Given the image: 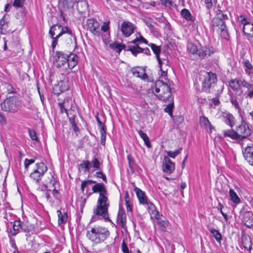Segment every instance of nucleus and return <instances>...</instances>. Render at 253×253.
I'll list each match as a JSON object with an SVG mask.
<instances>
[{
  "instance_id": "obj_39",
  "label": "nucleus",
  "mask_w": 253,
  "mask_h": 253,
  "mask_svg": "<svg viewBox=\"0 0 253 253\" xmlns=\"http://www.w3.org/2000/svg\"><path fill=\"white\" fill-rule=\"evenodd\" d=\"M242 64L245 67V71L246 74L251 75L252 73V70L253 67L250 62L248 60H246L243 62Z\"/></svg>"
},
{
  "instance_id": "obj_3",
  "label": "nucleus",
  "mask_w": 253,
  "mask_h": 253,
  "mask_svg": "<svg viewBox=\"0 0 253 253\" xmlns=\"http://www.w3.org/2000/svg\"><path fill=\"white\" fill-rule=\"evenodd\" d=\"M109 235L110 233L108 229L102 227L92 228L86 234L88 238L96 244L103 242Z\"/></svg>"
},
{
  "instance_id": "obj_49",
  "label": "nucleus",
  "mask_w": 253,
  "mask_h": 253,
  "mask_svg": "<svg viewBox=\"0 0 253 253\" xmlns=\"http://www.w3.org/2000/svg\"><path fill=\"white\" fill-rule=\"evenodd\" d=\"M63 106H62V108H65L67 111L68 109H71L72 107V101L71 100L67 99H65L63 102H62Z\"/></svg>"
},
{
  "instance_id": "obj_48",
  "label": "nucleus",
  "mask_w": 253,
  "mask_h": 253,
  "mask_svg": "<svg viewBox=\"0 0 253 253\" xmlns=\"http://www.w3.org/2000/svg\"><path fill=\"white\" fill-rule=\"evenodd\" d=\"M241 86L248 88V91L253 89V84H250L247 82L244 79H240Z\"/></svg>"
},
{
  "instance_id": "obj_8",
  "label": "nucleus",
  "mask_w": 253,
  "mask_h": 253,
  "mask_svg": "<svg viewBox=\"0 0 253 253\" xmlns=\"http://www.w3.org/2000/svg\"><path fill=\"white\" fill-rule=\"evenodd\" d=\"M86 26L87 29L94 36H100V24L97 20L93 18L88 19L86 21Z\"/></svg>"
},
{
  "instance_id": "obj_14",
  "label": "nucleus",
  "mask_w": 253,
  "mask_h": 253,
  "mask_svg": "<svg viewBox=\"0 0 253 253\" xmlns=\"http://www.w3.org/2000/svg\"><path fill=\"white\" fill-rule=\"evenodd\" d=\"M67 59V54L61 51L56 52L54 59L57 67H61L66 64Z\"/></svg>"
},
{
  "instance_id": "obj_46",
  "label": "nucleus",
  "mask_w": 253,
  "mask_h": 253,
  "mask_svg": "<svg viewBox=\"0 0 253 253\" xmlns=\"http://www.w3.org/2000/svg\"><path fill=\"white\" fill-rule=\"evenodd\" d=\"M90 162L89 161H83V162L80 164L79 167L80 168L84 169V172H87L90 169Z\"/></svg>"
},
{
  "instance_id": "obj_9",
  "label": "nucleus",
  "mask_w": 253,
  "mask_h": 253,
  "mask_svg": "<svg viewBox=\"0 0 253 253\" xmlns=\"http://www.w3.org/2000/svg\"><path fill=\"white\" fill-rule=\"evenodd\" d=\"M134 191L135 192L140 204L143 205H147L149 208H154V204L151 202H148V198L144 192L136 187L134 188Z\"/></svg>"
},
{
  "instance_id": "obj_61",
  "label": "nucleus",
  "mask_w": 253,
  "mask_h": 253,
  "mask_svg": "<svg viewBox=\"0 0 253 253\" xmlns=\"http://www.w3.org/2000/svg\"><path fill=\"white\" fill-rule=\"evenodd\" d=\"M35 162V160L34 159H25L24 160V166L25 169H27L29 168V166L32 164H33Z\"/></svg>"
},
{
  "instance_id": "obj_50",
  "label": "nucleus",
  "mask_w": 253,
  "mask_h": 253,
  "mask_svg": "<svg viewBox=\"0 0 253 253\" xmlns=\"http://www.w3.org/2000/svg\"><path fill=\"white\" fill-rule=\"evenodd\" d=\"M181 150H182V148H180L179 149L175 150L173 152L169 151H167L166 153H167L168 157H171V158L174 159L175 158V157H176L178 155H179L180 153Z\"/></svg>"
},
{
  "instance_id": "obj_51",
  "label": "nucleus",
  "mask_w": 253,
  "mask_h": 253,
  "mask_svg": "<svg viewBox=\"0 0 253 253\" xmlns=\"http://www.w3.org/2000/svg\"><path fill=\"white\" fill-rule=\"evenodd\" d=\"M224 21H222L220 19H218V18H216V17L213 18L212 20V25L213 27H219L221 25L223 24V22H224Z\"/></svg>"
},
{
  "instance_id": "obj_32",
  "label": "nucleus",
  "mask_w": 253,
  "mask_h": 253,
  "mask_svg": "<svg viewBox=\"0 0 253 253\" xmlns=\"http://www.w3.org/2000/svg\"><path fill=\"white\" fill-rule=\"evenodd\" d=\"M242 245L244 248L249 252L252 250V243L250 238L245 237L243 239Z\"/></svg>"
},
{
  "instance_id": "obj_4",
  "label": "nucleus",
  "mask_w": 253,
  "mask_h": 253,
  "mask_svg": "<svg viewBox=\"0 0 253 253\" xmlns=\"http://www.w3.org/2000/svg\"><path fill=\"white\" fill-rule=\"evenodd\" d=\"M76 0H60L59 7L60 15L63 20L66 22V17L70 15L74 11V4Z\"/></svg>"
},
{
  "instance_id": "obj_36",
  "label": "nucleus",
  "mask_w": 253,
  "mask_h": 253,
  "mask_svg": "<svg viewBox=\"0 0 253 253\" xmlns=\"http://www.w3.org/2000/svg\"><path fill=\"white\" fill-rule=\"evenodd\" d=\"M126 50L130 51L134 56H136L137 54L141 53V48L138 45H129Z\"/></svg>"
},
{
  "instance_id": "obj_24",
  "label": "nucleus",
  "mask_w": 253,
  "mask_h": 253,
  "mask_svg": "<svg viewBox=\"0 0 253 253\" xmlns=\"http://www.w3.org/2000/svg\"><path fill=\"white\" fill-rule=\"evenodd\" d=\"M87 8L88 4L86 0H82L77 1V9L79 13H84L86 11H87Z\"/></svg>"
},
{
  "instance_id": "obj_27",
  "label": "nucleus",
  "mask_w": 253,
  "mask_h": 253,
  "mask_svg": "<svg viewBox=\"0 0 253 253\" xmlns=\"http://www.w3.org/2000/svg\"><path fill=\"white\" fill-rule=\"evenodd\" d=\"M8 28V22L5 19V16H4L0 20V34H5L7 32Z\"/></svg>"
},
{
  "instance_id": "obj_13",
  "label": "nucleus",
  "mask_w": 253,
  "mask_h": 253,
  "mask_svg": "<svg viewBox=\"0 0 253 253\" xmlns=\"http://www.w3.org/2000/svg\"><path fill=\"white\" fill-rule=\"evenodd\" d=\"M69 89V85L67 81L62 80L59 81L53 88V92L57 95H60L61 93L68 90Z\"/></svg>"
},
{
  "instance_id": "obj_45",
  "label": "nucleus",
  "mask_w": 253,
  "mask_h": 253,
  "mask_svg": "<svg viewBox=\"0 0 253 253\" xmlns=\"http://www.w3.org/2000/svg\"><path fill=\"white\" fill-rule=\"evenodd\" d=\"M33 228V225L29 222H22L21 229L25 232H30Z\"/></svg>"
},
{
  "instance_id": "obj_52",
  "label": "nucleus",
  "mask_w": 253,
  "mask_h": 253,
  "mask_svg": "<svg viewBox=\"0 0 253 253\" xmlns=\"http://www.w3.org/2000/svg\"><path fill=\"white\" fill-rule=\"evenodd\" d=\"M216 17L218 18L219 19L221 20L222 21H224V20L228 19V16L227 15L223 14L222 11L221 10H218L217 11Z\"/></svg>"
},
{
  "instance_id": "obj_37",
  "label": "nucleus",
  "mask_w": 253,
  "mask_h": 253,
  "mask_svg": "<svg viewBox=\"0 0 253 253\" xmlns=\"http://www.w3.org/2000/svg\"><path fill=\"white\" fill-rule=\"evenodd\" d=\"M66 33L69 35L70 36V40L72 41L71 37H73V36L72 35L71 30L67 27H65L63 28L62 27V29H61L60 32L56 36L55 39H59L63 34Z\"/></svg>"
},
{
  "instance_id": "obj_17",
  "label": "nucleus",
  "mask_w": 253,
  "mask_h": 253,
  "mask_svg": "<svg viewBox=\"0 0 253 253\" xmlns=\"http://www.w3.org/2000/svg\"><path fill=\"white\" fill-rule=\"evenodd\" d=\"M220 118L226 124L229 126L231 128L235 125V118L233 115L228 112H222Z\"/></svg>"
},
{
  "instance_id": "obj_12",
  "label": "nucleus",
  "mask_w": 253,
  "mask_h": 253,
  "mask_svg": "<svg viewBox=\"0 0 253 253\" xmlns=\"http://www.w3.org/2000/svg\"><path fill=\"white\" fill-rule=\"evenodd\" d=\"M61 29H62V26L60 25L56 24L52 26L49 31V34L52 39V48L53 50H54L55 46L57 44L58 39H55L56 36L54 37V36L56 34L57 35L60 32Z\"/></svg>"
},
{
  "instance_id": "obj_18",
  "label": "nucleus",
  "mask_w": 253,
  "mask_h": 253,
  "mask_svg": "<svg viewBox=\"0 0 253 253\" xmlns=\"http://www.w3.org/2000/svg\"><path fill=\"white\" fill-rule=\"evenodd\" d=\"M131 71L133 76L135 77L140 78L143 80H145L148 78V76L145 73V70L143 68H133Z\"/></svg>"
},
{
  "instance_id": "obj_41",
  "label": "nucleus",
  "mask_w": 253,
  "mask_h": 253,
  "mask_svg": "<svg viewBox=\"0 0 253 253\" xmlns=\"http://www.w3.org/2000/svg\"><path fill=\"white\" fill-rule=\"evenodd\" d=\"M229 85L233 90H237L241 86L240 80L234 79L229 82Z\"/></svg>"
},
{
  "instance_id": "obj_30",
  "label": "nucleus",
  "mask_w": 253,
  "mask_h": 253,
  "mask_svg": "<svg viewBox=\"0 0 253 253\" xmlns=\"http://www.w3.org/2000/svg\"><path fill=\"white\" fill-rule=\"evenodd\" d=\"M58 219V223L59 225H61L62 224L65 223L66 222L68 216L66 212H64L63 214L61 211L59 210L57 211Z\"/></svg>"
},
{
  "instance_id": "obj_59",
  "label": "nucleus",
  "mask_w": 253,
  "mask_h": 253,
  "mask_svg": "<svg viewBox=\"0 0 253 253\" xmlns=\"http://www.w3.org/2000/svg\"><path fill=\"white\" fill-rule=\"evenodd\" d=\"M29 135L31 138L33 140H37L38 137L37 136V134L34 130L29 129L28 130Z\"/></svg>"
},
{
  "instance_id": "obj_28",
  "label": "nucleus",
  "mask_w": 253,
  "mask_h": 253,
  "mask_svg": "<svg viewBox=\"0 0 253 253\" xmlns=\"http://www.w3.org/2000/svg\"><path fill=\"white\" fill-rule=\"evenodd\" d=\"M224 136L229 137L233 140L239 141L236 131L233 129L227 130L224 131Z\"/></svg>"
},
{
  "instance_id": "obj_38",
  "label": "nucleus",
  "mask_w": 253,
  "mask_h": 253,
  "mask_svg": "<svg viewBox=\"0 0 253 253\" xmlns=\"http://www.w3.org/2000/svg\"><path fill=\"white\" fill-rule=\"evenodd\" d=\"M42 176H43L40 174V172H38V171H36L35 170L30 175L31 178H32L37 183H38L40 182Z\"/></svg>"
},
{
  "instance_id": "obj_21",
  "label": "nucleus",
  "mask_w": 253,
  "mask_h": 253,
  "mask_svg": "<svg viewBox=\"0 0 253 253\" xmlns=\"http://www.w3.org/2000/svg\"><path fill=\"white\" fill-rule=\"evenodd\" d=\"M117 221L122 228H124L126 224V215L125 211L123 209H119L118 216Z\"/></svg>"
},
{
  "instance_id": "obj_26",
  "label": "nucleus",
  "mask_w": 253,
  "mask_h": 253,
  "mask_svg": "<svg viewBox=\"0 0 253 253\" xmlns=\"http://www.w3.org/2000/svg\"><path fill=\"white\" fill-rule=\"evenodd\" d=\"M200 124L202 127L204 128H209L211 131L213 128V127L209 119L205 116L200 117Z\"/></svg>"
},
{
  "instance_id": "obj_43",
  "label": "nucleus",
  "mask_w": 253,
  "mask_h": 253,
  "mask_svg": "<svg viewBox=\"0 0 253 253\" xmlns=\"http://www.w3.org/2000/svg\"><path fill=\"white\" fill-rule=\"evenodd\" d=\"M90 168L92 167L98 170L100 169L101 164L100 162L98 161L97 158L95 156H94L93 160L90 162Z\"/></svg>"
},
{
  "instance_id": "obj_7",
  "label": "nucleus",
  "mask_w": 253,
  "mask_h": 253,
  "mask_svg": "<svg viewBox=\"0 0 253 253\" xmlns=\"http://www.w3.org/2000/svg\"><path fill=\"white\" fill-rule=\"evenodd\" d=\"M236 131L239 141L247 138L252 133L250 128L244 121H242L241 124L237 126Z\"/></svg>"
},
{
  "instance_id": "obj_35",
  "label": "nucleus",
  "mask_w": 253,
  "mask_h": 253,
  "mask_svg": "<svg viewBox=\"0 0 253 253\" xmlns=\"http://www.w3.org/2000/svg\"><path fill=\"white\" fill-rule=\"evenodd\" d=\"M229 193L230 199L234 203L238 204L240 203L241 201L240 198L233 189H230Z\"/></svg>"
},
{
  "instance_id": "obj_34",
  "label": "nucleus",
  "mask_w": 253,
  "mask_h": 253,
  "mask_svg": "<svg viewBox=\"0 0 253 253\" xmlns=\"http://www.w3.org/2000/svg\"><path fill=\"white\" fill-rule=\"evenodd\" d=\"M138 134L141 137V138L144 140L145 145L148 148H151V144L149 140V138L147 136V134L144 133L142 130H139L138 131Z\"/></svg>"
},
{
  "instance_id": "obj_16",
  "label": "nucleus",
  "mask_w": 253,
  "mask_h": 253,
  "mask_svg": "<svg viewBox=\"0 0 253 253\" xmlns=\"http://www.w3.org/2000/svg\"><path fill=\"white\" fill-rule=\"evenodd\" d=\"M215 52V50L212 47L203 46L199 49L198 56L200 59L210 57Z\"/></svg>"
},
{
  "instance_id": "obj_5",
  "label": "nucleus",
  "mask_w": 253,
  "mask_h": 253,
  "mask_svg": "<svg viewBox=\"0 0 253 253\" xmlns=\"http://www.w3.org/2000/svg\"><path fill=\"white\" fill-rule=\"evenodd\" d=\"M205 78L202 83L203 90L207 92H210V89L213 88L217 81L215 74L210 72H207L205 76Z\"/></svg>"
},
{
  "instance_id": "obj_42",
  "label": "nucleus",
  "mask_w": 253,
  "mask_h": 253,
  "mask_svg": "<svg viewBox=\"0 0 253 253\" xmlns=\"http://www.w3.org/2000/svg\"><path fill=\"white\" fill-rule=\"evenodd\" d=\"M187 50L190 53L198 56L199 49H197V46L195 44L192 43H188L187 45Z\"/></svg>"
},
{
  "instance_id": "obj_60",
  "label": "nucleus",
  "mask_w": 253,
  "mask_h": 253,
  "mask_svg": "<svg viewBox=\"0 0 253 253\" xmlns=\"http://www.w3.org/2000/svg\"><path fill=\"white\" fill-rule=\"evenodd\" d=\"M95 176L98 178H102L104 182H107L106 176L105 174H104L102 171H98L95 172Z\"/></svg>"
},
{
  "instance_id": "obj_56",
  "label": "nucleus",
  "mask_w": 253,
  "mask_h": 253,
  "mask_svg": "<svg viewBox=\"0 0 253 253\" xmlns=\"http://www.w3.org/2000/svg\"><path fill=\"white\" fill-rule=\"evenodd\" d=\"M25 0H14L13 5L16 8L22 7Z\"/></svg>"
},
{
  "instance_id": "obj_57",
  "label": "nucleus",
  "mask_w": 253,
  "mask_h": 253,
  "mask_svg": "<svg viewBox=\"0 0 253 253\" xmlns=\"http://www.w3.org/2000/svg\"><path fill=\"white\" fill-rule=\"evenodd\" d=\"M4 85L8 93H15L16 92L15 88L11 84H6Z\"/></svg>"
},
{
  "instance_id": "obj_63",
  "label": "nucleus",
  "mask_w": 253,
  "mask_h": 253,
  "mask_svg": "<svg viewBox=\"0 0 253 253\" xmlns=\"http://www.w3.org/2000/svg\"><path fill=\"white\" fill-rule=\"evenodd\" d=\"M163 64H164V63L161 61V64H159V66H160V70L162 72V76H164V77H165L167 76V75L168 69L167 68H166V69L164 68L163 67Z\"/></svg>"
},
{
  "instance_id": "obj_31",
  "label": "nucleus",
  "mask_w": 253,
  "mask_h": 253,
  "mask_svg": "<svg viewBox=\"0 0 253 253\" xmlns=\"http://www.w3.org/2000/svg\"><path fill=\"white\" fill-rule=\"evenodd\" d=\"M47 170V168L43 163L41 162L36 164V169L35 170L36 171H38L42 176L44 174Z\"/></svg>"
},
{
  "instance_id": "obj_6",
  "label": "nucleus",
  "mask_w": 253,
  "mask_h": 253,
  "mask_svg": "<svg viewBox=\"0 0 253 253\" xmlns=\"http://www.w3.org/2000/svg\"><path fill=\"white\" fill-rule=\"evenodd\" d=\"M0 106L1 109L5 112L14 113L16 112L18 109L16 99L13 97H9L4 100L1 103Z\"/></svg>"
},
{
  "instance_id": "obj_47",
  "label": "nucleus",
  "mask_w": 253,
  "mask_h": 253,
  "mask_svg": "<svg viewBox=\"0 0 253 253\" xmlns=\"http://www.w3.org/2000/svg\"><path fill=\"white\" fill-rule=\"evenodd\" d=\"M174 107V104L173 102L169 103L164 109L166 112L168 113L169 115L172 117L173 109Z\"/></svg>"
},
{
  "instance_id": "obj_10",
  "label": "nucleus",
  "mask_w": 253,
  "mask_h": 253,
  "mask_svg": "<svg viewBox=\"0 0 253 253\" xmlns=\"http://www.w3.org/2000/svg\"><path fill=\"white\" fill-rule=\"evenodd\" d=\"M240 22L243 25V31L245 35L253 37V23L248 21V19L242 16L240 17Z\"/></svg>"
},
{
  "instance_id": "obj_62",
  "label": "nucleus",
  "mask_w": 253,
  "mask_h": 253,
  "mask_svg": "<svg viewBox=\"0 0 253 253\" xmlns=\"http://www.w3.org/2000/svg\"><path fill=\"white\" fill-rule=\"evenodd\" d=\"M159 224L162 230L165 231L167 227L168 226L169 221L168 220L160 221Z\"/></svg>"
},
{
  "instance_id": "obj_64",
  "label": "nucleus",
  "mask_w": 253,
  "mask_h": 253,
  "mask_svg": "<svg viewBox=\"0 0 253 253\" xmlns=\"http://www.w3.org/2000/svg\"><path fill=\"white\" fill-rule=\"evenodd\" d=\"M110 21L105 22L101 26V29L104 32H106L109 28Z\"/></svg>"
},
{
  "instance_id": "obj_23",
  "label": "nucleus",
  "mask_w": 253,
  "mask_h": 253,
  "mask_svg": "<svg viewBox=\"0 0 253 253\" xmlns=\"http://www.w3.org/2000/svg\"><path fill=\"white\" fill-rule=\"evenodd\" d=\"M245 225L248 228H253V214L252 213H246L243 217Z\"/></svg>"
},
{
  "instance_id": "obj_44",
  "label": "nucleus",
  "mask_w": 253,
  "mask_h": 253,
  "mask_svg": "<svg viewBox=\"0 0 253 253\" xmlns=\"http://www.w3.org/2000/svg\"><path fill=\"white\" fill-rule=\"evenodd\" d=\"M210 231L212 234L213 236L215 239V240L217 242H220L222 239V236L219 232L218 230L213 228L210 229Z\"/></svg>"
},
{
  "instance_id": "obj_53",
  "label": "nucleus",
  "mask_w": 253,
  "mask_h": 253,
  "mask_svg": "<svg viewBox=\"0 0 253 253\" xmlns=\"http://www.w3.org/2000/svg\"><path fill=\"white\" fill-rule=\"evenodd\" d=\"M143 22L149 27L151 31H154L155 29L154 26L151 23V19L149 18H145L143 19Z\"/></svg>"
},
{
  "instance_id": "obj_25",
  "label": "nucleus",
  "mask_w": 253,
  "mask_h": 253,
  "mask_svg": "<svg viewBox=\"0 0 253 253\" xmlns=\"http://www.w3.org/2000/svg\"><path fill=\"white\" fill-rule=\"evenodd\" d=\"M109 47L111 49L115 50L119 54L121 52V51L123 49H125V50H126V49H125L126 47L125 44H121L119 42H115L113 43H110L109 44Z\"/></svg>"
},
{
  "instance_id": "obj_22",
  "label": "nucleus",
  "mask_w": 253,
  "mask_h": 253,
  "mask_svg": "<svg viewBox=\"0 0 253 253\" xmlns=\"http://www.w3.org/2000/svg\"><path fill=\"white\" fill-rule=\"evenodd\" d=\"M67 63L69 68L72 69L77 65L78 57L76 54L74 53H71L69 55L67 54Z\"/></svg>"
},
{
  "instance_id": "obj_58",
  "label": "nucleus",
  "mask_w": 253,
  "mask_h": 253,
  "mask_svg": "<svg viewBox=\"0 0 253 253\" xmlns=\"http://www.w3.org/2000/svg\"><path fill=\"white\" fill-rule=\"evenodd\" d=\"M125 203L126 205V208L127 211H131V208L130 206V204H129V201L128 199V194H126L125 195Z\"/></svg>"
},
{
  "instance_id": "obj_54",
  "label": "nucleus",
  "mask_w": 253,
  "mask_h": 253,
  "mask_svg": "<svg viewBox=\"0 0 253 253\" xmlns=\"http://www.w3.org/2000/svg\"><path fill=\"white\" fill-rule=\"evenodd\" d=\"M149 209V212L151 214L152 217L158 219L159 216V213L157 211L154 210L155 209V207H154V208H151Z\"/></svg>"
},
{
  "instance_id": "obj_2",
  "label": "nucleus",
  "mask_w": 253,
  "mask_h": 253,
  "mask_svg": "<svg viewBox=\"0 0 253 253\" xmlns=\"http://www.w3.org/2000/svg\"><path fill=\"white\" fill-rule=\"evenodd\" d=\"M152 89L153 93L162 101H166L171 97V91L170 87L162 81H156Z\"/></svg>"
},
{
  "instance_id": "obj_1",
  "label": "nucleus",
  "mask_w": 253,
  "mask_h": 253,
  "mask_svg": "<svg viewBox=\"0 0 253 253\" xmlns=\"http://www.w3.org/2000/svg\"><path fill=\"white\" fill-rule=\"evenodd\" d=\"M108 196V195L99 196L96 207L93 211L94 214L91 218L92 222L98 219V216H101L105 220H109L108 209L110 202Z\"/></svg>"
},
{
  "instance_id": "obj_33",
  "label": "nucleus",
  "mask_w": 253,
  "mask_h": 253,
  "mask_svg": "<svg viewBox=\"0 0 253 253\" xmlns=\"http://www.w3.org/2000/svg\"><path fill=\"white\" fill-rule=\"evenodd\" d=\"M181 16L187 20L193 21L194 20V17L192 16L189 10L184 8L180 12Z\"/></svg>"
},
{
  "instance_id": "obj_11",
  "label": "nucleus",
  "mask_w": 253,
  "mask_h": 253,
  "mask_svg": "<svg viewBox=\"0 0 253 253\" xmlns=\"http://www.w3.org/2000/svg\"><path fill=\"white\" fill-rule=\"evenodd\" d=\"M135 29V25L129 21H125L121 24V30L123 35L126 37L132 34Z\"/></svg>"
},
{
  "instance_id": "obj_29",
  "label": "nucleus",
  "mask_w": 253,
  "mask_h": 253,
  "mask_svg": "<svg viewBox=\"0 0 253 253\" xmlns=\"http://www.w3.org/2000/svg\"><path fill=\"white\" fill-rule=\"evenodd\" d=\"M149 46L151 47L153 52L156 54V56L159 64H161V59L160 57L159 54L161 52V48L160 46L156 45L154 43H151Z\"/></svg>"
},
{
  "instance_id": "obj_19",
  "label": "nucleus",
  "mask_w": 253,
  "mask_h": 253,
  "mask_svg": "<svg viewBox=\"0 0 253 253\" xmlns=\"http://www.w3.org/2000/svg\"><path fill=\"white\" fill-rule=\"evenodd\" d=\"M93 193H99V195H108L105 185L103 183H97L92 187Z\"/></svg>"
},
{
  "instance_id": "obj_15",
  "label": "nucleus",
  "mask_w": 253,
  "mask_h": 253,
  "mask_svg": "<svg viewBox=\"0 0 253 253\" xmlns=\"http://www.w3.org/2000/svg\"><path fill=\"white\" fill-rule=\"evenodd\" d=\"M175 169V164L172 162L168 157H165L163 165L164 172L168 173H171Z\"/></svg>"
},
{
  "instance_id": "obj_20",
  "label": "nucleus",
  "mask_w": 253,
  "mask_h": 253,
  "mask_svg": "<svg viewBox=\"0 0 253 253\" xmlns=\"http://www.w3.org/2000/svg\"><path fill=\"white\" fill-rule=\"evenodd\" d=\"M244 156L247 162L253 166V147H247L244 151Z\"/></svg>"
},
{
  "instance_id": "obj_40",
  "label": "nucleus",
  "mask_w": 253,
  "mask_h": 253,
  "mask_svg": "<svg viewBox=\"0 0 253 253\" xmlns=\"http://www.w3.org/2000/svg\"><path fill=\"white\" fill-rule=\"evenodd\" d=\"M21 225L22 222L20 221H15L12 226L13 232L11 231V235L16 236L18 233L17 231L19 228L21 229Z\"/></svg>"
},
{
  "instance_id": "obj_55",
  "label": "nucleus",
  "mask_w": 253,
  "mask_h": 253,
  "mask_svg": "<svg viewBox=\"0 0 253 253\" xmlns=\"http://www.w3.org/2000/svg\"><path fill=\"white\" fill-rule=\"evenodd\" d=\"M100 133H101V143L102 145H104L105 144V139H106V131L105 128H102L100 129Z\"/></svg>"
}]
</instances>
